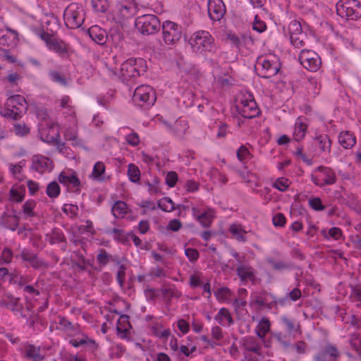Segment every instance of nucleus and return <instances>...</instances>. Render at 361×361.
I'll return each mask as SVG.
<instances>
[{
  "instance_id": "nucleus-45",
  "label": "nucleus",
  "mask_w": 361,
  "mask_h": 361,
  "mask_svg": "<svg viewBox=\"0 0 361 361\" xmlns=\"http://www.w3.org/2000/svg\"><path fill=\"white\" fill-rule=\"evenodd\" d=\"M111 255L104 249H101L97 255V261L102 266H106L111 260Z\"/></svg>"
},
{
  "instance_id": "nucleus-7",
  "label": "nucleus",
  "mask_w": 361,
  "mask_h": 361,
  "mask_svg": "<svg viewBox=\"0 0 361 361\" xmlns=\"http://www.w3.org/2000/svg\"><path fill=\"white\" fill-rule=\"evenodd\" d=\"M162 35L164 42L173 44L182 37V28L176 23L166 20L162 24Z\"/></svg>"
},
{
  "instance_id": "nucleus-27",
  "label": "nucleus",
  "mask_w": 361,
  "mask_h": 361,
  "mask_svg": "<svg viewBox=\"0 0 361 361\" xmlns=\"http://www.w3.org/2000/svg\"><path fill=\"white\" fill-rule=\"evenodd\" d=\"M214 319L221 326H230L233 324V320L228 310L221 308L214 317Z\"/></svg>"
},
{
  "instance_id": "nucleus-38",
  "label": "nucleus",
  "mask_w": 361,
  "mask_h": 361,
  "mask_svg": "<svg viewBox=\"0 0 361 361\" xmlns=\"http://www.w3.org/2000/svg\"><path fill=\"white\" fill-rule=\"evenodd\" d=\"M306 130L307 125L300 121H297L295 123V130L293 133L295 140L299 141L303 139L306 133Z\"/></svg>"
},
{
  "instance_id": "nucleus-14",
  "label": "nucleus",
  "mask_w": 361,
  "mask_h": 361,
  "mask_svg": "<svg viewBox=\"0 0 361 361\" xmlns=\"http://www.w3.org/2000/svg\"><path fill=\"white\" fill-rule=\"evenodd\" d=\"M53 168V162L49 158L37 154L32 158L31 169L43 173L46 171H51Z\"/></svg>"
},
{
  "instance_id": "nucleus-19",
  "label": "nucleus",
  "mask_w": 361,
  "mask_h": 361,
  "mask_svg": "<svg viewBox=\"0 0 361 361\" xmlns=\"http://www.w3.org/2000/svg\"><path fill=\"white\" fill-rule=\"evenodd\" d=\"M266 261L273 269L278 271H290L295 269V264L290 261L276 260L271 257H267Z\"/></svg>"
},
{
  "instance_id": "nucleus-17",
  "label": "nucleus",
  "mask_w": 361,
  "mask_h": 361,
  "mask_svg": "<svg viewBox=\"0 0 361 361\" xmlns=\"http://www.w3.org/2000/svg\"><path fill=\"white\" fill-rule=\"evenodd\" d=\"M88 34L94 42L100 45L104 44L109 39L106 30L97 25L90 27L88 30Z\"/></svg>"
},
{
  "instance_id": "nucleus-25",
  "label": "nucleus",
  "mask_w": 361,
  "mask_h": 361,
  "mask_svg": "<svg viewBox=\"0 0 361 361\" xmlns=\"http://www.w3.org/2000/svg\"><path fill=\"white\" fill-rule=\"evenodd\" d=\"M338 142L343 148L350 149L355 145L356 138L352 133L344 131L339 134Z\"/></svg>"
},
{
  "instance_id": "nucleus-11",
  "label": "nucleus",
  "mask_w": 361,
  "mask_h": 361,
  "mask_svg": "<svg viewBox=\"0 0 361 361\" xmlns=\"http://www.w3.org/2000/svg\"><path fill=\"white\" fill-rule=\"evenodd\" d=\"M5 106L8 108L16 110V115L17 116H23L27 110V102L25 99L20 94L10 96L7 99Z\"/></svg>"
},
{
  "instance_id": "nucleus-48",
  "label": "nucleus",
  "mask_w": 361,
  "mask_h": 361,
  "mask_svg": "<svg viewBox=\"0 0 361 361\" xmlns=\"http://www.w3.org/2000/svg\"><path fill=\"white\" fill-rule=\"evenodd\" d=\"M290 185V181L285 177L279 178L273 184V186L280 191H286Z\"/></svg>"
},
{
  "instance_id": "nucleus-36",
  "label": "nucleus",
  "mask_w": 361,
  "mask_h": 361,
  "mask_svg": "<svg viewBox=\"0 0 361 361\" xmlns=\"http://www.w3.org/2000/svg\"><path fill=\"white\" fill-rule=\"evenodd\" d=\"M127 175L131 182L137 183L140 181V171L135 164H128Z\"/></svg>"
},
{
  "instance_id": "nucleus-46",
  "label": "nucleus",
  "mask_w": 361,
  "mask_h": 361,
  "mask_svg": "<svg viewBox=\"0 0 361 361\" xmlns=\"http://www.w3.org/2000/svg\"><path fill=\"white\" fill-rule=\"evenodd\" d=\"M288 32L290 34V37L294 36L298 34H304L302 32V26L300 22L297 20H293L288 25Z\"/></svg>"
},
{
  "instance_id": "nucleus-24",
  "label": "nucleus",
  "mask_w": 361,
  "mask_h": 361,
  "mask_svg": "<svg viewBox=\"0 0 361 361\" xmlns=\"http://www.w3.org/2000/svg\"><path fill=\"white\" fill-rule=\"evenodd\" d=\"M314 140L322 152L330 153L331 141L327 135L319 134L315 136Z\"/></svg>"
},
{
  "instance_id": "nucleus-15",
  "label": "nucleus",
  "mask_w": 361,
  "mask_h": 361,
  "mask_svg": "<svg viewBox=\"0 0 361 361\" xmlns=\"http://www.w3.org/2000/svg\"><path fill=\"white\" fill-rule=\"evenodd\" d=\"M19 256L23 261L28 262L32 267L35 269L48 267L47 262L39 258L37 254L30 251L28 249L24 248Z\"/></svg>"
},
{
  "instance_id": "nucleus-53",
  "label": "nucleus",
  "mask_w": 361,
  "mask_h": 361,
  "mask_svg": "<svg viewBox=\"0 0 361 361\" xmlns=\"http://www.w3.org/2000/svg\"><path fill=\"white\" fill-rule=\"evenodd\" d=\"M3 304L5 307L11 310L13 312L18 311L22 307L19 304V299L15 298H11L8 302L3 301Z\"/></svg>"
},
{
  "instance_id": "nucleus-21",
  "label": "nucleus",
  "mask_w": 361,
  "mask_h": 361,
  "mask_svg": "<svg viewBox=\"0 0 361 361\" xmlns=\"http://www.w3.org/2000/svg\"><path fill=\"white\" fill-rule=\"evenodd\" d=\"M25 357L32 361H42L44 358V355L40 353L39 347L32 344L25 345Z\"/></svg>"
},
{
  "instance_id": "nucleus-50",
  "label": "nucleus",
  "mask_w": 361,
  "mask_h": 361,
  "mask_svg": "<svg viewBox=\"0 0 361 361\" xmlns=\"http://www.w3.org/2000/svg\"><path fill=\"white\" fill-rule=\"evenodd\" d=\"M63 212L73 219L77 216L78 207L75 204H65L62 208Z\"/></svg>"
},
{
  "instance_id": "nucleus-63",
  "label": "nucleus",
  "mask_w": 361,
  "mask_h": 361,
  "mask_svg": "<svg viewBox=\"0 0 361 361\" xmlns=\"http://www.w3.org/2000/svg\"><path fill=\"white\" fill-rule=\"evenodd\" d=\"M352 296L355 301L360 302L357 305V307H361V286L353 288Z\"/></svg>"
},
{
  "instance_id": "nucleus-43",
  "label": "nucleus",
  "mask_w": 361,
  "mask_h": 361,
  "mask_svg": "<svg viewBox=\"0 0 361 361\" xmlns=\"http://www.w3.org/2000/svg\"><path fill=\"white\" fill-rule=\"evenodd\" d=\"M92 5L94 11L99 13H105L109 6L107 0H92Z\"/></svg>"
},
{
  "instance_id": "nucleus-32",
  "label": "nucleus",
  "mask_w": 361,
  "mask_h": 361,
  "mask_svg": "<svg viewBox=\"0 0 361 361\" xmlns=\"http://www.w3.org/2000/svg\"><path fill=\"white\" fill-rule=\"evenodd\" d=\"M214 218V211L211 208H207V209H204L203 213L200 219H198L197 221L200 222L203 227L208 228L211 226Z\"/></svg>"
},
{
  "instance_id": "nucleus-42",
  "label": "nucleus",
  "mask_w": 361,
  "mask_h": 361,
  "mask_svg": "<svg viewBox=\"0 0 361 361\" xmlns=\"http://www.w3.org/2000/svg\"><path fill=\"white\" fill-rule=\"evenodd\" d=\"M252 157L248 149L244 145H242L237 151V157L243 163H246L251 159Z\"/></svg>"
},
{
  "instance_id": "nucleus-52",
  "label": "nucleus",
  "mask_w": 361,
  "mask_h": 361,
  "mask_svg": "<svg viewBox=\"0 0 361 361\" xmlns=\"http://www.w3.org/2000/svg\"><path fill=\"white\" fill-rule=\"evenodd\" d=\"M71 99L68 96H63L60 100H58L57 102L59 104L60 107L62 109H67L66 114L69 115H73L74 114L73 109L69 105Z\"/></svg>"
},
{
  "instance_id": "nucleus-59",
  "label": "nucleus",
  "mask_w": 361,
  "mask_h": 361,
  "mask_svg": "<svg viewBox=\"0 0 361 361\" xmlns=\"http://www.w3.org/2000/svg\"><path fill=\"white\" fill-rule=\"evenodd\" d=\"M126 141L128 145L135 147L139 144L140 138L136 133L133 132L126 137Z\"/></svg>"
},
{
  "instance_id": "nucleus-30",
  "label": "nucleus",
  "mask_w": 361,
  "mask_h": 361,
  "mask_svg": "<svg viewBox=\"0 0 361 361\" xmlns=\"http://www.w3.org/2000/svg\"><path fill=\"white\" fill-rule=\"evenodd\" d=\"M128 206L123 201H116L111 207V212L115 218L121 219L127 214Z\"/></svg>"
},
{
  "instance_id": "nucleus-62",
  "label": "nucleus",
  "mask_w": 361,
  "mask_h": 361,
  "mask_svg": "<svg viewBox=\"0 0 361 361\" xmlns=\"http://www.w3.org/2000/svg\"><path fill=\"white\" fill-rule=\"evenodd\" d=\"M212 338L215 341H221L224 338L222 329L218 326H215L212 327Z\"/></svg>"
},
{
  "instance_id": "nucleus-5",
  "label": "nucleus",
  "mask_w": 361,
  "mask_h": 361,
  "mask_svg": "<svg viewBox=\"0 0 361 361\" xmlns=\"http://www.w3.org/2000/svg\"><path fill=\"white\" fill-rule=\"evenodd\" d=\"M135 25L141 33L145 35L156 33L161 26L159 18L152 14L143 15L137 18Z\"/></svg>"
},
{
  "instance_id": "nucleus-9",
  "label": "nucleus",
  "mask_w": 361,
  "mask_h": 361,
  "mask_svg": "<svg viewBox=\"0 0 361 361\" xmlns=\"http://www.w3.org/2000/svg\"><path fill=\"white\" fill-rule=\"evenodd\" d=\"M238 113L245 118H252L259 114V109L252 96L249 98L242 99L236 105Z\"/></svg>"
},
{
  "instance_id": "nucleus-33",
  "label": "nucleus",
  "mask_w": 361,
  "mask_h": 361,
  "mask_svg": "<svg viewBox=\"0 0 361 361\" xmlns=\"http://www.w3.org/2000/svg\"><path fill=\"white\" fill-rule=\"evenodd\" d=\"M270 329V322L266 318L263 317L259 321L256 327V334L260 338H263Z\"/></svg>"
},
{
  "instance_id": "nucleus-3",
  "label": "nucleus",
  "mask_w": 361,
  "mask_h": 361,
  "mask_svg": "<svg viewBox=\"0 0 361 361\" xmlns=\"http://www.w3.org/2000/svg\"><path fill=\"white\" fill-rule=\"evenodd\" d=\"M63 18L66 26L71 29L80 27L85 20V11L82 7L72 3L64 11Z\"/></svg>"
},
{
  "instance_id": "nucleus-16",
  "label": "nucleus",
  "mask_w": 361,
  "mask_h": 361,
  "mask_svg": "<svg viewBox=\"0 0 361 361\" xmlns=\"http://www.w3.org/2000/svg\"><path fill=\"white\" fill-rule=\"evenodd\" d=\"M281 320L289 336L295 338L296 334H301L300 324L295 319L282 316Z\"/></svg>"
},
{
  "instance_id": "nucleus-29",
  "label": "nucleus",
  "mask_w": 361,
  "mask_h": 361,
  "mask_svg": "<svg viewBox=\"0 0 361 361\" xmlns=\"http://www.w3.org/2000/svg\"><path fill=\"white\" fill-rule=\"evenodd\" d=\"M243 347L250 352H253L258 355L260 354L261 345L254 337H246L243 339Z\"/></svg>"
},
{
  "instance_id": "nucleus-10",
  "label": "nucleus",
  "mask_w": 361,
  "mask_h": 361,
  "mask_svg": "<svg viewBox=\"0 0 361 361\" xmlns=\"http://www.w3.org/2000/svg\"><path fill=\"white\" fill-rule=\"evenodd\" d=\"M257 64L260 66L259 75L264 78H269L276 75L280 69V65L278 60H271L264 57H259L257 59Z\"/></svg>"
},
{
  "instance_id": "nucleus-31",
  "label": "nucleus",
  "mask_w": 361,
  "mask_h": 361,
  "mask_svg": "<svg viewBox=\"0 0 361 361\" xmlns=\"http://www.w3.org/2000/svg\"><path fill=\"white\" fill-rule=\"evenodd\" d=\"M25 186L13 187L9 191V200L15 202H21L25 197Z\"/></svg>"
},
{
  "instance_id": "nucleus-44",
  "label": "nucleus",
  "mask_w": 361,
  "mask_h": 361,
  "mask_svg": "<svg viewBox=\"0 0 361 361\" xmlns=\"http://www.w3.org/2000/svg\"><path fill=\"white\" fill-rule=\"evenodd\" d=\"M49 76L50 79L54 82L60 84L61 85L66 86L67 82L65 78L57 71L51 70L49 71Z\"/></svg>"
},
{
  "instance_id": "nucleus-4",
  "label": "nucleus",
  "mask_w": 361,
  "mask_h": 361,
  "mask_svg": "<svg viewBox=\"0 0 361 361\" xmlns=\"http://www.w3.org/2000/svg\"><path fill=\"white\" fill-rule=\"evenodd\" d=\"M190 44L195 52L212 51L214 39L209 32L200 30L195 32L190 39Z\"/></svg>"
},
{
  "instance_id": "nucleus-47",
  "label": "nucleus",
  "mask_w": 361,
  "mask_h": 361,
  "mask_svg": "<svg viewBox=\"0 0 361 361\" xmlns=\"http://www.w3.org/2000/svg\"><path fill=\"white\" fill-rule=\"evenodd\" d=\"M324 236L326 239L332 238L334 240H339L342 237V231L338 227H332L327 233L324 232Z\"/></svg>"
},
{
  "instance_id": "nucleus-22",
  "label": "nucleus",
  "mask_w": 361,
  "mask_h": 361,
  "mask_svg": "<svg viewBox=\"0 0 361 361\" xmlns=\"http://www.w3.org/2000/svg\"><path fill=\"white\" fill-rule=\"evenodd\" d=\"M316 171L320 173L319 176L322 177L324 185H332L336 182L335 173L331 169L320 166L316 169Z\"/></svg>"
},
{
  "instance_id": "nucleus-51",
  "label": "nucleus",
  "mask_w": 361,
  "mask_h": 361,
  "mask_svg": "<svg viewBox=\"0 0 361 361\" xmlns=\"http://www.w3.org/2000/svg\"><path fill=\"white\" fill-rule=\"evenodd\" d=\"M290 42H291L292 44L297 48H300V47L304 46V44H305V39L306 38V34L305 33L298 34V35H296L294 36H291V37H290Z\"/></svg>"
},
{
  "instance_id": "nucleus-55",
  "label": "nucleus",
  "mask_w": 361,
  "mask_h": 361,
  "mask_svg": "<svg viewBox=\"0 0 361 361\" xmlns=\"http://www.w3.org/2000/svg\"><path fill=\"white\" fill-rule=\"evenodd\" d=\"M298 354L303 355L307 352V344L303 341H298L290 346Z\"/></svg>"
},
{
  "instance_id": "nucleus-26",
  "label": "nucleus",
  "mask_w": 361,
  "mask_h": 361,
  "mask_svg": "<svg viewBox=\"0 0 361 361\" xmlns=\"http://www.w3.org/2000/svg\"><path fill=\"white\" fill-rule=\"evenodd\" d=\"M229 232L233 238L239 242H245L247 240L245 234L247 232L243 228V226L238 224H232L228 228Z\"/></svg>"
},
{
  "instance_id": "nucleus-18",
  "label": "nucleus",
  "mask_w": 361,
  "mask_h": 361,
  "mask_svg": "<svg viewBox=\"0 0 361 361\" xmlns=\"http://www.w3.org/2000/svg\"><path fill=\"white\" fill-rule=\"evenodd\" d=\"M59 181L61 184L72 187L76 192L79 190L80 181L74 172H71V174L61 172L59 176Z\"/></svg>"
},
{
  "instance_id": "nucleus-28",
  "label": "nucleus",
  "mask_w": 361,
  "mask_h": 361,
  "mask_svg": "<svg viewBox=\"0 0 361 361\" xmlns=\"http://www.w3.org/2000/svg\"><path fill=\"white\" fill-rule=\"evenodd\" d=\"M292 336L286 334L282 332H274L272 334V338L284 350L290 348L291 342L290 338Z\"/></svg>"
},
{
  "instance_id": "nucleus-57",
  "label": "nucleus",
  "mask_w": 361,
  "mask_h": 361,
  "mask_svg": "<svg viewBox=\"0 0 361 361\" xmlns=\"http://www.w3.org/2000/svg\"><path fill=\"white\" fill-rule=\"evenodd\" d=\"M185 254L191 262H196L200 256L198 251L194 248L185 249Z\"/></svg>"
},
{
  "instance_id": "nucleus-49",
  "label": "nucleus",
  "mask_w": 361,
  "mask_h": 361,
  "mask_svg": "<svg viewBox=\"0 0 361 361\" xmlns=\"http://www.w3.org/2000/svg\"><path fill=\"white\" fill-rule=\"evenodd\" d=\"M310 207L315 211H322L325 209L323 205L322 200L319 197H314L308 200Z\"/></svg>"
},
{
  "instance_id": "nucleus-39",
  "label": "nucleus",
  "mask_w": 361,
  "mask_h": 361,
  "mask_svg": "<svg viewBox=\"0 0 361 361\" xmlns=\"http://www.w3.org/2000/svg\"><path fill=\"white\" fill-rule=\"evenodd\" d=\"M186 126L185 121L177 120L172 126L171 131L178 136H181L185 133Z\"/></svg>"
},
{
  "instance_id": "nucleus-54",
  "label": "nucleus",
  "mask_w": 361,
  "mask_h": 361,
  "mask_svg": "<svg viewBox=\"0 0 361 361\" xmlns=\"http://www.w3.org/2000/svg\"><path fill=\"white\" fill-rule=\"evenodd\" d=\"M104 164L101 161H98L94 165L92 176L94 178H99L104 173Z\"/></svg>"
},
{
  "instance_id": "nucleus-40",
  "label": "nucleus",
  "mask_w": 361,
  "mask_h": 361,
  "mask_svg": "<svg viewBox=\"0 0 361 361\" xmlns=\"http://www.w3.org/2000/svg\"><path fill=\"white\" fill-rule=\"evenodd\" d=\"M158 207L164 212H171L174 210V203L171 198L166 197L158 201Z\"/></svg>"
},
{
  "instance_id": "nucleus-37",
  "label": "nucleus",
  "mask_w": 361,
  "mask_h": 361,
  "mask_svg": "<svg viewBox=\"0 0 361 361\" xmlns=\"http://www.w3.org/2000/svg\"><path fill=\"white\" fill-rule=\"evenodd\" d=\"M49 241L51 244L66 242V238L61 230L55 228L49 235Z\"/></svg>"
},
{
  "instance_id": "nucleus-41",
  "label": "nucleus",
  "mask_w": 361,
  "mask_h": 361,
  "mask_svg": "<svg viewBox=\"0 0 361 361\" xmlns=\"http://www.w3.org/2000/svg\"><path fill=\"white\" fill-rule=\"evenodd\" d=\"M60 186L56 181L51 182L47 187V195L50 198H55L60 194Z\"/></svg>"
},
{
  "instance_id": "nucleus-61",
  "label": "nucleus",
  "mask_w": 361,
  "mask_h": 361,
  "mask_svg": "<svg viewBox=\"0 0 361 361\" xmlns=\"http://www.w3.org/2000/svg\"><path fill=\"white\" fill-rule=\"evenodd\" d=\"M16 110H14L11 108L6 107V110L4 111H1L0 114L6 118H10L14 121H17L20 119L22 116H17L16 115Z\"/></svg>"
},
{
  "instance_id": "nucleus-13",
  "label": "nucleus",
  "mask_w": 361,
  "mask_h": 361,
  "mask_svg": "<svg viewBox=\"0 0 361 361\" xmlns=\"http://www.w3.org/2000/svg\"><path fill=\"white\" fill-rule=\"evenodd\" d=\"M135 11L136 8L133 4L118 5L115 11L114 19L118 23L123 25L126 20L131 18L135 15Z\"/></svg>"
},
{
  "instance_id": "nucleus-56",
  "label": "nucleus",
  "mask_w": 361,
  "mask_h": 361,
  "mask_svg": "<svg viewBox=\"0 0 361 361\" xmlns=\"http://www.w3.org/2000/svg\"><path fill=\"white\" fill-rule=\"evenodd\" d=\"M178 180V175L175 171H170L166 174V183L168 186L172 188L175 186Z\"/></svg>"
},
{
  "instance_id": "nucleus-20",
  "label": "nucleus",
  "mask_w": 361,
  "mask_h": 361,
  "mask_svg": "<svg viewBox=\"0 0 361 361\" xmlns=\"http://www.w3.org/2000/svg\"><path fill=\"white\" fill-rule=\"evenodd\" d=\"M59 137V127L56 125H51L49 128L43 130L42 140L47 143H54Z\"/></svg>"
},
{
  "instance_id": "nucleus-60",
  "label": "nucleus",
  "mask_w": 361,
  "mask_h": 361,
  "mask_svg": "<svg viewBox=\"0 0 361 361\" xmlns=\"http://www.w3.org/2000/svg\"><path fill=\"white\" fill-rule=\"evenodd\" d=\"M14 131L17 135H25L29 133V128L25 123H18L14 125Z\"/></svg>"
},
{
  "instance_id": "nucleus-12",
  "label": "nucleus",
  "mask_w": 361,
  "mask_h": 361,
  "mask_svg": "<svg viewBox=\"0 0 361 361\" xmlns=\"http://www.w3.org/2000/svg\"><path fill=\"white\" fill-rule=\"evenodd\" d=\"M208 13L211 20H220L226 13V6L222 0H209Z\"/></svg>"
},
{
  "instance_id": "nucleus-23",
  "label": "nucleus",
  "mask_w": 361,
  "mask_h": 361,
  "mask_svg": "<svg viewBox=\"0 0 361 361\" xmlns=\"http://www.w3.org/2000/svg\"><path fill=\"white\" fill-rule=\"evenodd\" d=\"M237 274L243 281H254L255 274L253 269L246 264H239L236 269Z\"/></svg>"
},
{
  "instance_id": "nucleus-6",
  "label": "nucleus",
  "mask_w": 361,
  "mask_h": 361,
  "mask_svg": "<svg viewBox=\"0 0 361 361\" xmlns=\"http://www.w3.org/2000/svg\"><path fill=\"white\" fill-rule=\"evenodd\" d=\"M133 100L137 104L147 107L152 106L156 101V94L153 88L149 85L137 87L133 96Z\"/></svg>"
},
{
  "instance_id": "nucleus-34",
  "label": "nucleus",
  "mask_w": 361,
  "mask_h": 361,
  "mask_svg": "<svg viewBox=\"0 0 361 361\" xmlns=\"http://www.w3.org/2000/svg\"><path fill=\"white\" fill-rule=\"evenodd\" d=\"M36 204V202L33 200H27L23 204L22 208L24 218L28 219L36 216V213L34 212Z\"/></svg>"
},
{
  "instance_id": "nucleus-58",
  "label": "nucleus",
  "mask_w": 361,
  "mask_h": 361,
  "mask_svg": "<svg viewBox=\"0 0 361 361\" xmlns=\"http://www.w3.org/2000/svg\"><path fill=\"white\" fill-rule=\"evenodd\" d=\"M13 251L8 248L5 247L1 252V259L5 264H9L11 262L13 259Z\"/></svg>"
},
{
  "instance_id": "nucleus-1",
  "label": "nucleus",
  "mask_w": 361,
  "mask_h": 361,
  "mask_svg": "<svg viewBox=\"0 0 361 361\" xmlns=\"http://www.w3.org/2000/svg\"><path fill=\"white\" fill-rule=\"evenodd\" d=\"M147 66H145V61L141 58L140 59H128L121 63L120 69V75L123 82L127 85L131 81H133L142 73L146 71Z\"/></svg>"
},
{
  "instance_id": "nucleus-8",
  "label": "nucleus",
  "mask_w": 361,
  "mask_h": 361,
  "mask_svg": "<svg viewBox=\"0 0 361 361\" xmlns=\"http://www.w3.org/2000/svg\"><path fill=\"white\" fill-rule=\"evenodd\" d=\"M299 61L305 68L312 72L317 71L322 64L319 56L312 50H302L299 55Z\"/></svg>"
},
{
  "instance_id": "nucleus-64",
  "label": "nucleus",
  "mask_w": 361,
  "mask_h": 361,
  "mask_svg": "<svg viewBox=\"0 0 361 361\" xmlns=\"http://www.w3.org/2000/svg\"><path fill=\"white\" fill-rule=\"evenodd\" d=\"M352 296L355 301L360 302L357 305V307H361V286L353 288Z\"/></svg>"
},
{
  "instance_id": "nucleus-35",
  "label": "nucleus",
  "mask_w": 361,
  "mask_h": 361,
  "mask_svg": "<svg viewBox=\"0 0 361 361\" xmlns=\"http://www.w3.org/2000/svg\"><path fill=\"white\" fill-rule=\"evenodd\" d=\"M59 324L61 326L63 331L70 334H75L78 327L77 324H73L70 321L63 317H59Z\"/></svg>"
},
{
  "instance_id": "nucleus-2",
  "label": "nucleus",
  "mask_w": 361,
  "mask_h": 361,
  "mask_svg": "<svg viewBox=\"0 0 361 361\" xmlns=\"http://www.w3.org/2000/svg\"><path fill=\"white\" fill-rule=\"evenodd\" d=\"M336 13L341 18L357 20L361 18V2L357 0H340L336 4Z\"/></svg>"
}]
</instances>
